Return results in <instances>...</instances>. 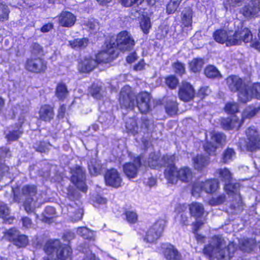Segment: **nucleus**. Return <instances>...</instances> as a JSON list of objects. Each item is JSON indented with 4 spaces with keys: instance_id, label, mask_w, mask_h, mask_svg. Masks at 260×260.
Instances as JSON below:
<instances>
[{
    "instance_id": "obj_1",
    "label": "nucleus",
    "mask_w": 260,
    "mask_h": 260,
    "mask_svg": "<svg viewBox=\"0 0 260 260\" xmlns=\"http://www.w3.org/2000/svg\"><path fill=\"white\" fill-rule=\"evenodd\" d=\"M237 249L233 243L226 246L224 239L220 236L210 238L205 246L203 252L210 260H230Z\"/></svg>"
},
{
    "instance_id": "obj_2",
    "label": "nucleus",
    "mask_w": 260,
    "mask_h": 260,
    "mask_svg": "<svg viewBox=\"0 0 260 260\" xmlns=\"http://www.w3.org/2000/svg\"><path fill=\"white\" fill-rule=\"evenodd\" d=\"M226 83L231 91L239 92V99L243 103H247L252 98L260 99L259 83H255L251 86L247 87L241 78L233 75L226 78Z\"/></svg>"
},
{
    "instance_id": "obj_3",
    "label": "nucleus",
    "mask_w": 260,
    "mask_h": 260,
    "mask_svg": "<svg viewBox=\"0 0 260 260\" xmlns=\"http://www.w3.org/2000/svg\"><path fill=\"white\" fill-rule=\"evenodd\" d=\"M175 157L174 155H166L162 158V162L160 165L166 167L165 171L166 178L170 183H176L178 180L182 182L187 183L190 182L193 176V173L190 168L183 167L179 170L174 165Z\"/></svg>"
},
{
    "instance_id": "obj_4",
    "label": "nucleus",
    "mask_w": 260,
    "mask_h": 260,
    "mask_svg": "<svg viewBox=\"0 0 260 260\" xmlns=\"http://www.w3.org/2000/svg\"><path fill=\"white\" fill-rule=\"evenodd\" d=\"M44 250L48 255L44 260H67L72 253L70 246L62 244L57 239L48 240L44 245Z\"/></svg>"
},
{
    "instance_id": "obj_5",
    "label": "nucleus",
    "mask_w": 260,
    "mask_h": 260,
    "mask_svg": "<svg viewBox=\"0 0 260 260\" xmlns=\"http://www.w3.org/2000/svg\"><path fill=\"white\" fill-rule=\"evenodd\" d=\"M246 138L243 144L240 142L241 148L250 152H255L260 149V135L254 126H250L245 131Z\"/></svg>"
},
{
    "instance_id": "obj_6",
    "label": "nucleus",
    "mask_w": 260,
    "mask_h": 260,
    "mask_svg": "<svg viewBox=\"0 0 260 260\" xmlns=\"http://www.w3.org/2000/svg\"><path fill=\"white\" fill-rule=\"evenodd\" d=\"M119 103L121 108L133 110L136 105V95L129 86H124L120 90Z\"/></svg>"
},
{
    "instance_id": "obj_7",
    "label": "nucleus",
    "mask_w": 260,
    "mask_h": 260,
    "mask_svg": "<svg viewBox=\"0 0 260 260\" xmlns=\"http://www.w3.org/2000/svg\"><path fill=\"white\" fill-rule=\"evenodd\" d=\"M37 192V187L34 185H25L22 187L21 194L25 197L23 206L27 213L34 212L33 205L35 204L34 197Z\"/></svg>"
},
{
    "instance_id": "obj_8",
    "label": "nucleus",
    "mask_w": 260,
    "mask_h": 260,
    "mask_svg": "<svg viewBox=\"0 0 260 260\" xmlns=\"http://www.w3.org/2000/svg\"><path fill=\"white\" fill-rule=\"evenodd\" d=\"M134 45L135 41L131 35L126 31H123L118 34L116 43L113 42L110 48L117 47L121 51H125L132 49Z\"/></svg>"
},
{
    "instance_id": "obj_9",
    "label": "nucleus",
    "mask_w": 260,
    "mask_h": 260,
    "mask_svg": "<svg viewBox=\"0 0 260 260\" xmlns=\"http://www.w3.org/2000/svg\"><path fill=\"white\" fill-rule=\"evenodd\" d=\"M71 181L76 187L86 192L87 186L85 184V171L80 166H76L71 169Z\"/></svg>"
},
{
    "instance_id": "obj_10",
    "label": "nucleus",
    "mask_w": 260,
    "mask_h": 260,
    "mask_svg": "<svg viewBox=\"0 0 260 260\" xmlns=\"http://www.w3.org/2000/svg\"><path fill=\"white\" fill-rule=\"evenodd\" d=\"M25 68L30 72L40 73L45 72L46 70L47 62L40 57L37 58L31 57L26 60Z\"/></svg>"
},
{
    "instance_id": "obj_11",
    "label": "nucleus",
    "mask_w": 260,
    "mask_h": 260,
    "mask_svg": "<svg viewBox=\"0 0 260 260\" xmlns=\"http://www.w3.org/2000/svg\"><path fill=\"white\" fill-rule=\"evenodd\" d=\"M214 40L220 44H225L227 46L235 45L237 43V39L232 38V31H228L220 29L213 33Z\"/></svg>"
},
{
    "instance_id": "obj_12",
    "label": "nucleus",
    "mask_w": 260,
    "mask_h": 260,
    "mask_svg": "<svg viewBox=\"0 0 260 260\" xmlns=\"http://www.w3.org/2000/svg\"><path fill=\"white\" fill-rule=\"evenodd\" d=\"M141 166V158L138 156L135 157L133 162L125 164L123 166V171L128 179H134L137 177Z\"/></svg>"
},
{
    "instance_id": "obj_13",
    "label": "nucleus",
    "mask_w": 260,
    "mask_h": 260,
    "mask_svg": "<svg viewBox=\"0 0 260 260\" xmlns=\"http://www.w3.org/2000/svg\"><path fill=\"white\" fill-rule=\"evenodd\" d=\"M164 228L163 220L156 221L148 231L145 240L148 242H153L157 240L161 234Z\"/></svg>"
},
{
    "instance_id": "obj_14",
    "label": "nucleus",
    "mask_w": 260,
    "mask_h": 260,
    "mask_svg": "<svg viewBox=\"0 0 260 260\" xmlns=\"http://www.w3.org/2000/svg\"><path fill=\"white\" fill-rule=\"evenodd\" d=\"M195 91L192 86L188 82H183L179 87L178 96L184 102H188L194 98Z\"/></svg>"
},
{
    "instance_id": "obj_15",
    "label": "nucleus",
    "mask_w": 260,
    "mask_h": 260,
    "mask_svg": "<svg viewBox=\"0 0 260 260\" xmlns=\"http://www.w3.org/2000/svg\"><path fill=\"white\" fill-rule=\"evenodd\" d=\"M105 180L106 185L116 188L120 186L122 182L119 173L115 169L107 171L105 174Z\"/></svg>"
},
{
    "instance_id": "obj_16",
    "label": "nucleus",
    "mask_w": 260,
    "mask_h": 260,
    "mask_svg": "<svg viewBox=\"0 0 260 260\" xmlns=\"http://www.w3.org/2000/svg\"><path fill=\"white\" fill-rule=\"evenodd\" d=\"M150 99V95L147 92H141L136 95L137 106L141 113H145L149 110Z\"/></svg>"
},
{
    "instance_id": "obj_17",
    "label": "nucleus",
    "mask_w": 260,
    "mask_h": 260,
    "mask_svg": "<svg viewBox=\"0 0 260 260\" xmlns=\"http://www.w3.org/2000/svg\"><path fill=\"white\" fill-rule=\"evenodd\" d=\"M259 4L258 0H253L248 5L244 6L240 10V13H242L245 17H250L257 15L259 11Z\"/></svg>"
},
{
    "instance_id": "obj_18",
    "label": "nucleus",
    "mask_w": 260,
    "mask_h": 260,
    "mask_svg": "<svg viewBox=\"0 0 260 260\" xmlns=\"http://www.w3.org/2000/svg\"><path fill=\"white\" fill-rule=\"evenodd\" d=\"M76 20V16L69 11H62L58 18V23L63 27L72 26L75 24Z\"/></svg>"
},
{
    "instance_id": "obj_19",
    "label": "nucleus",
    "mask_w": 260,
    "mask_h": 260,
    "mask_svg": "<svg viewBox=\"0 0 260 260\" xmlns=\"http://www.w3.org/2000/svg\"><path fill=\"white\" fill-rule=\"evenodd\" d=\"M242 125V121L235 115L230 117L223 118L221 120V126L225 129H232L236 128L238 129Z\"/></svg>"
},
{
    "instance_id": "obj_20",
    "label": "nucleus",
    "mask_w": 260,
    "mask_h": 260,
    "mask_svg": "<svg viewBox=\"0 0 260 260\" xmlns=\"http://www.w3.org/2000/svg\"><path fill=\"white\" fill-rule=\"evenodd\" d=\"M163 253L167 260H181V255L177 249L171 244L164 245Z\"/></svg>"
},
{
    "instance_id": "obj_21",
    "label": "nucleus",
    "mask_w": 260,
    "mask_h": 260,
    "mask_svg": "<svg viewBox=\"0 0 260 260\" xmlns=\"http://www.w3.org/2000/svg\"><path fill=\"white\" fill-rule=\"evenodd\" d=\"M192 161L196 170H202L209 165L210 157L203 154H198L192 158Z\"/></svg>"
},
{
    "instance_id": "obj_22",
    "label": "nucleus",
    "mask_w": 260,
    "mask_h": 260,
    "mask_svg": "<svg viewBox=\"0 0 260 260\" xmlns=\"http://www.w3.org/2000/svg\"><path fill=\"white\" fill-rule=\"evenodd\" d=\"M97 66V61L94 59L89 57L85 58L79 64V70L83 73H87L92 71Z\"/></svg>"
},
{
    "instance_id": "obj_23",
    "label": "nucleus",
    "mask_w": 260,
    "mask_h": 260,
    "mask_svg": "<svg viewBox=\"0 0 260 260\" xmlns=\"http://www.w3.org/2000/svg\"><path fill=\"white\" fill-rule=\"evenodd\" d=\"M54 113L53 108L45 105L41 107L39 111L40 118L45 121H50L54 117Z\"/></svg>"
},
{
    "instance_id": "obj_24",
    "label": "nucleus",
    "mask_w": 260,
    "mask_h": 260,
    "mask_svg": "<svg viewBox=\"0 0 260 260\" xmlns=\"http://www.w3.org/2000/svg\"><path fill=\"white\" fill-rule=\"evenodd\" d=\"M189 212L192 216L198 218L203 216L204 208L201 203L193 202L189 205Z\"/></svg>"
},
{
    "instance_id": "obj_25",
    "label": "nucleus",
    "mask_w": 260,
    "mask_h": 260,
    "mask_svg": "<svg viewBox=\"0 0 260 260\" xmlns=\"http://www.w3.org/2000/svg\"><path fill=\"white\" fill-rule=\"evenodd\" d=\"M239 187L240 185L239 183H232L231 182H230L225 183L224 188V190L228 195H234L235 196L236 198L240 200V196L239 195Z\"/></svg>"
},
{
    "instance_id": "obj_26",
    "label": "nucleus",
    "mask_w": 260,
    "mask_h": 260,
    "mask_svg": "<svg viewBox=\"0 0 260 260\" xmlns=\"http://www.w3.org/2000/svg\"><path fill=\"white\" fill-rule=\"evenodd\" d=\"M202 185L204 191L208 193H212L218 187L219 183L215 179H210L202 182Z\"/></svg>"
},
{
    "instance_id": "obj_27",
    "label": "nucleus",
    "mask_w": 260,
    "mask_h": 260,
    "mask_svg": "<svg viewBox=\"0 0 260 260\" xmlns=\"http://www.w3.org/2000/svg\"><path fill=\"white\" fill-rule=\"evenodd\" d=\"M260 111V106L257 108L247 107L242 113V118L240 120L242 124L245 119H250L256 115Z\"/></svg>"
},
{
    "instance_id": "obj_28",
    "label": "nucleus",
    "mask_w": 260,
    "mask_h": 260,
    "mask_svg": "<svg viewBox=\"0 0 260 260\" xmlns=\"http://www.w3.org/2000/svg\"><path fill=\"white\" fill-rule=\"evenodd\" d=\"M56 212L55 209L52 207H47L42 213L43 221L47 223H51L53 221V218L55 217Z\"/></svg>"
},
{
    "instance_id": "obj_29",
    "label": "nucleus",
    "mask_w": 260,
    "mask_h": 260,
    "mask_svg": "<svg viewBox=\"0 0 260 260\" xmlns=\"http://www.w3.org/2000/svg\"><path fill=\"white\" fill-rule=\"evenodd\" d=\"M68 93L67 87L64 83L60 82L57 85L55 95L59 100H63L67 98Z\"/></svg>"
},
{
    "instance_id": "obj_30",
    "label": "nucleus",
    "mask_w": 260,
    "mask_h": 260,
    "mask_svg": "<svg viewBox=\"0 0 260 260\" xmlns=\"http://www.w3.org/2000/svg\"><path fill=\"white\" fill-rule=\"evenodd\" d=\"M89 43V40L87 38L76 39L69 41V44L73 48H84Z\"/></svg>"
},
{
    "instance_id": "obj_31",
    "label": "nucleus",
    "mask_w": 260,
    "mask_h": 260,
    "mask_svg": "<svg viewBox=\"0 0 260 260\" xmlns=\"http://www.w3.org/2000/svg\"><path fill=\"white\" fill-rule=\"evenodd\" d=\"M88 169L91 175L96 176L101 173L102 165L95 160H93L88 164Z\"/></svg>"
},
{
    "instance_id": "obj_32",
    "label": "nucleus",
    "mask_w": 260,
    "mask_h": 260,
    "mask_svg": "<svg viewBox=\"0 0 260 260\" xmlns=\"http://www.w3.org/2000/svg\"><path fill=\"white\" fill-rule=\"evenodd\" d=\"M204 74L209 78L221 77V75L217 69L211 65L208 66L205 68Z\"/></svg>"
},
{
    "instance_id": "obj_33",
    "label": "nucleus",
    "mask_w": 260,
    "mask_h": 260,
    "mask_svg": "<svg viewBox=\"0 0 260 260\" xmlns=\"http://www.w3.org/2000/svg\"><path fill=\"white\" fill-rule=\"evenodd\" d=\"M127 133L135 136L138 133V127L136 121L133 118L129 119L125 125Z\"/></svg>"
},
{
    "instance_id": "obj_34",
    "label": "nucleus",
    "mask_w": 260,
    "mask_h": 260,
    "mask_svg": "<svg viewBox=\"0 0 260 260\" xmlns=\"http://www.w3.org/2000/svg\"><path fill=\"white\" fill-rule=\"evenodd\" d=\"M166 112L170 115H175L178 111V104L176 101L169 100L165 105Z\"/></svg>"
},
{
    "instance_id": "obj_35",
    "label": "nucleus",
    "mask_w": 260,
    "mask_h": 260,
    "mask_svg": "<svg viewBox=\"0 0 260 260\" xmlns=\"http://www.w3.org/2000/svg\"><path fill=\"white\" fill-rule=\"evenodd\" d=\"M10 209L7 204L4 203H0V217L5 221L10 222L13 219L9 217Z\"/></svg>"
},
{
    "instance_id": "obj_36",
    "label": "nucleus",
    "mask_w": 260,
    "mask_h": 260,
    "mask_svg": "<svg viewBox=\"0 0 260 260\" xmlns=\"http://www.w3.org/2000/svg\"><path fill=\"white\" fill-rule=\"evenodd\" d=\"M204 63L202 58H194L189 63L190 70L194 73L199 72L201 70Z\"/></svg>"
},
{
    "instance_id": "obj_37",
    "label": "nucleus",
    "mask_w": 260,
    "mask_h": 260,
    "mask_svg": "<svg viewBox=\"0 0 260 260\" xmlns=\"http://www.w3.org/2000/svg\"><path fill=\"white\" fill-rule=\"evenodd\" d=\"M4 238L8 241L13 243L16 238L18 237L20 232L16 228H11L6 231L4 233Z\"/></svg>"
},
{
    "instance_id": "obj_38",
    "label": "nucleus",
    "mask_w": 260,
    "mask_h": 260,
    "mask_svg": "<svg viewBox=\"0 0 260 260\" xmlns=\"http://www.w3.org/2000/svg\"><path fill=\"white\" fill-rule=\"evenodd\" d=\"M77 233L86 239L91 240L94 238L93 232L86 227L78 228Z\"/></svg>"
},
{
    "instance_id": "obj_39",
    "label": "nucleus",
    "mask_w": 260,
    "mask_h": 260,
    "mask_svg": "<svg viewBox=\"0 0 260 260\" xmlns=\"http://www.w3.org/2000/svg\"><path fill=\"white\" fill-rule=\"evenodd\" d=\"M181 19L182 23L185 26H191L192 23V11L190 9L183 11L182 13Z\"/></svg>"
},
{
    "instance_id": "obj_40",
    "label": "nucleus",
    "mask_w": 260,
    "mask_h": 260,
    "mask_svg": "<svg viewBox=\"0 0 260 260\" xmlns=\"http://www.w3.org/2000/svg\"><path fill=\"white\" fill-rule=\"evenodd\" d=\"M217 172L221 180L224 181L225 183L232 182V174L228 169H220L218 170Z\"/></svg>"
},
{
    "instance_id": "obj_41",
    "label": "nucleus",
    "mask_w": 260,
    "mask_h": 260,
    "mask_svg": "<svg viewBox=\"0 0 260 260\" xmlns=\"http://www.w3.org/2000/svg\"><path fill=\"white\" fill-rule=\"evenodd\" d=\"M235 156V152L232 148H228L222 153V161L223 163H228L232 160L233 157Z\"/></svg>"
},
{
    "instance_id": "obj_42",
    "label": "nucleus",
    "mask_w": 260,
    "mask_h": 260,
    "mask_svg": "<svg viewBox=\"0 0 260 260\" xmlns=\"http://www.w3.org/2000/svg\"><path fill=\"white\" fill-rule=\"evenodd\" d=\"M10 9L4 3H0V21H4L8 19Z\"/></svg>"
},
{
    "instance_id": "obj_43",
    "label": "nucleus",
    "mask_w": 260,
    "mask_h": 260,
    "mask_svg": "<svg viewBox=\"0 0 260 260\" xmlns=\"http://www.w3.org/2000/svg\"><path fill=\"white\" fill-rule=\"evenodd\" d=\"M28 243V240L27 237L25 235H21L20 233L13 243L18 247L21 248L26 246Z\"/></svg>"
},
{
    "instance_id": "obj_44",
    "label": "nucleus",
    "mask_w": 260,
    "mask_h": 260,
    "mask_svg": "<svg viewBox=\"0 0 260 260\" xmlns=\"http://www.w3.org/2000/svg\"><path fill=\"white\" fill-rule=\"evenodd\" d=\"M89 92L94 98L100 99L102 95L101 86L93 83L89 89Z\"/></svg>"
},
{
    "instance_id": "obj_45",
    "label": "nucleus",
    "mask_w": 260,
    "mask_h": 260,
    "mask_svg": "<svg viewBox=\"0 0 260 260\" xmlns=\"http://www.w3.org/2000/svg\"><path fill=\"white\" fill-rule=\"evenodd\" d=\"M165 83L171 89H176L179 84V80L174 75H170L165 79Z\"/></svg>"
},
{
    "instance_id": "obj_46",
    "label": "nucleus",
    "mask_w": 260,
    "mask_h": 260,
    "mask_svg": "<svg viewBox=\"0 0 260 260\" xmlns=\"http://www.w3.org/2000/svg\"><path fill=\"white\" fill-rule=\"evenodd\" d=\"M210 140L218 146V145L225 141V136L221 133L213 132L211 134Z\"/></svg>"
},
{
    "instance_id": "obj_47",
    "label": "nucleus",
    "mask_w": 260,
    "mask_h": 260,
    "mask_svg": "<svg viewBox=\"0 0 260 260\" xmlns=\"http://www.w3.org/2000/svg\"><path fill=\"white\" fill-rule=\"evenodd\" d=\"M217 146L213 143L211 140L207 141L204 145V150L209 155H215Z\"/></svg>"
},
{
    "instance_id": "obj_48",
    "label": "nucleus",
    "mask_w": 260,
    "mask_h": 260,
    "mask_svg": "<svg viewBox=\"0 0 260 260\" xmlns=\"http://www.w3.org/2000/svg\"><path fill=\"white\" fill-rule=\"evenodd\" d=\"M95 60L97 61V64L98 63L108 62L110 60V55L108 52L103 51L96 55Z\"/></svg>"
},
{
    "instance_id": "obj_49",
    "label": "nucleus",
    "mask_w": 260,
    "mask_h": 260,
    "mask_svg": "<svg viewBox=\"0 0 260 260\" xmlns=\"http://www.w3.org/2000/svg\"><path fill=\"white\" fill-rule=\"evenodd\" d=\"M31 57L42 56L44 54L43 48L38 43H33L31 46Z\"/></svg>"
},
{
    "instance_id": "obj_50",
    "label": "nucleus",
    "mask_w": 260,
    "mask_h": 260,
    "mask_svg": "<svg viewBox=\"0 0 260 260\" xmlns=\"http://www.w3.org/2000/svg\"><path fill=\"white\" fill-rule=\"evenodd\" d=\"M182 0H171L167 6V12L169 14L174 13Z\"/></svg>"
},
{
    "instance_id": "obj_51",
    "label": "nucleus",
    "mask_w": 260,
    "mask_h": 260,
    "mask_svg": "<svg viewBox=\"0 0 260 260\" xmlns=\"http://www.w3.org/2000/svg\"><path fill=\"white\" fill-rule=\"evenodd\" d=\"M239 107L235 102H229L224 107L225 111L229 114H234L238 111Z\"/></svg>"
},
{
    "instance_id": "obj_52",
    "label": "nucleus",
    "mask_w": 260,
    "mask_h": 260,
    "mask_svg": "<svg viewBox=\"0 0 260 260\" xmlns=\"http://www.w3.org/2000/svg\"><path fill=\"white\" fill-rule=\"evenodd\" d=\"M22 132L20 131L19 128L17 131H11L6 135V138L9 142H12L18 139L20 135L22 134Z\"/></svg>"
},
{
    "instance_id": "obj_53",
    "label": "nucleus",
    "mask_w": 260,
    "mask_h": 260,
    "mask_svg": "<svg viewBox=\"0 0 260 260\" xmlns=\"http://www.w3.org/2000/svg\"><path fill=\"white\" fill-rule=\"evenodd\" d=\"M159 156L155 153L150 154L148 159V164L150 167L155 168L159 164L158 162Z\"/></svg>"
},
{
    "instance_id": "obj_54",
    "label": "nucleus",
    "mask_w": 260,
    "mask_h": 260,
    "mask_svg": "<svg viewBox=\"0 0 260 260\" xmlns=\"http://www.w3.org/2000/svg\"><path fill=\"white\" fill-rule=\"evenodd\" d=\"M140 26L143 31L145 34H147L151 26L150 18L148 17H143L140 22Z\"/></svg>"
},
{
    "instance_id": "obj_55",
    "label": "nucleus",
    "mask_w": 260,
    "mask_h": 260,
    "mask_svg": "<svg viewBox=\"0 0 260 260\" xmlns=\"http://www.w3.org/2000/svg\"><path fill=\"white\" fill-rule=\"evenodd\" d=\"M225 196L224 194L219 195L216 198H212L209 201V204L211 206H216L221 204L225 201Z\"/></svg>"
},
{
    "instance_id": "obj_56",
    "label": "nucleus",
    "mask_w": 260,
    "mask_h": 260,
    "mask_svg": "<svg viewBox=\"0 0 260 260\" xmlns=\"http://www.w3.org/2000/svg\"><path fill=\"white\" fill-rule=\"evenodd\" d=\"M255 243L254 240L252 239H247L245 241L241 249L245 251L249 252L253 249Z\"/></svg>"
},
{
    "instance_id": "obj_57",
    "label": "nucleus",
    "mask_w": 260,
    "mask_h": 260,
    "mask_svg": "<svg viewBox=\"0 0 260 260\" xmlns=\"http://www.w3.org/2000/svg\"><path fill=\"white\" fill-rule=\"evenodd\" d=\"M126 220L130 223H135L138 219V215L134 211H126L125 212Z\"/></svg>"
},
{
    "instance_id": "obj_58",
    "label": "nucleus",
    "mask_w": 260,
    "mask_h": 260,
    "mask_svg": "<svg viewBox=\"0 0 260 260\" xmlns=\"http://www.w3.org/2000/svg\"><path fill=\"white\" fill-rule=\"evenodd\" d=\"M202 190H203L202 182L194 183L192 189V194L196 197H199V193Z\"/></svg>"
},
{
    "instance_id": "obj_59",
    "label": "nucleus",
    "mask_w": 260,
    "mask_h": 260,
    "mask_svg": "<svg viewBox=\"0 0 260 260\" xmlns=\"http://www.w3.org/2000/svg\"><path fill=\"white\" fill-rule=\"evenodd\" d=\"M242 35H244L243 38H242V42L247 43L250 42L252 39V35L250 30L247 28L242 29Z\"/></svg>"
},
{
    "instance_id": "obj_60",
    "label": "nucleus",
    "mask_w": 260,
    "mask_h": 260,
    "mask_svg": "<svg viewBox=\"0 0 260 260\" xmlns=\"http://www.w3.org/2000/svg\"><path fill=\"white\" fill-rule=\"evenodd\" d=\"M50 146L51 145L49 143L41 142L35 147V148L37 151L45 152L49 149Z\"/></svg>"
},
{
    "instance_id": "obj_61",
    "label": "nucleus",
    "mask_w": 260,
    "mask_h": 260,
    "mask_svg": "<svg viewBox=\"0 0 260 260\" xmlns=\"http://www.w3.org/2000/svg\"><path fill=\"white\" fill-rule=\"evenodd\" d=\"M143 1L144 0H119V3L124 7H128L134 4H141Z\"/></svg>"
},
{
    "instance_id": "obj_62",
    "label": "nucleus",
    "mask_w": 260,
    "mask_h": 260,
    "mask_svg": "<svg viewBox=\"0 0 260 260\" xmlns=\"http://www.w3.org/2000/svg\"><path fill=\"white\" fill-rule=\"evenodd\" d=\"M173 67L174 69L175 72L180 75L185 73V68L183 63L180 62H176L173 63Z\"/></svg>"
},
{
    "instance_id": "obj_63",
    "label": "nucleus",
    "mask_w": 260,
    "mask_h": 260,
    "mask_svg": "<svg viewBox=\"0 0 260 260\" xmlns=\"http://www.w3.org/2000/svg\"><path fill=\"white\" fill-rule=\"evenodd\" d=\"M243 0H226L224 3L226 9H230L240 6Z\"/></svg>"
},
{
    "instance_id": "obj_64",
    "label": "nucleus",
    "mask_w": 260,
    "mask_h": 260,
    "mask_svg": "<svg viewBox=\"0 0 260 260\" xmlns=\"http://www.w3.org/2000/svg\"><path fill=\"white\" fill-rule=\"evenodd\" d=\"M152 124V122L146 118L145 117H143L141 118V128L144 131H148L150 129Z\"/></svg>"
}]
</instances>
